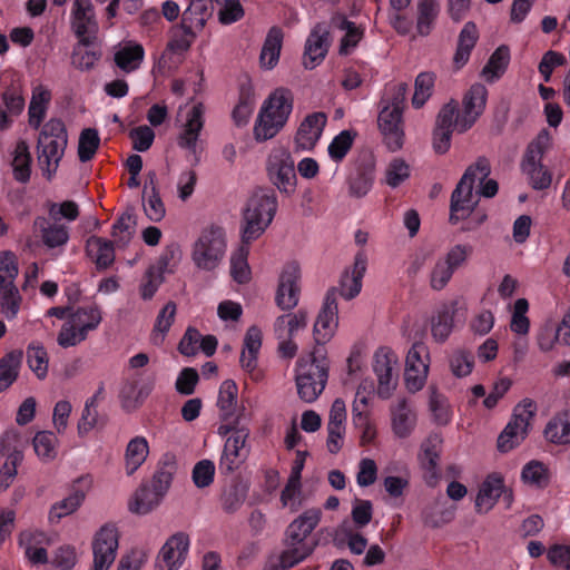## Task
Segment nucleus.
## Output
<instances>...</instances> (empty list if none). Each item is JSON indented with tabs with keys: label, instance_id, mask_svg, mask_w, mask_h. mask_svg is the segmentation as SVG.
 I'll list each match as a JSON object with an SVG mask.
<instances>
[{
	"label": "nucleus",
	"instance_id": "obj_1",
	"mask_svg": "<svg viewBox=\"0 0 570 570\" xmlns=\"http://www.w3.org/2000/svg\"><path fill=\"white\" fill-rule=\"evenodd\" d=\"M322 512L309 509L295 519L286 529L285 550L277 557L271 558L264 570H287L311 556L316 542L309 541V534L317 527Z\"/></svg>",
	"mask_w": 570,
	"mask_h": 570
},
{
	"label": "nucleus",
	"instance_id": "obj_2",
	"mask_svg": "<svg viewBox=\"0 0 570 570\" xmlns=\"http://www.w3.org/2000/svg\"><path fill=\"white\" fill-rule=\"evenodd\" d=\"M277 205L273 189L259 188L252 194L243 214V244L248 245L266 230L274 219Z\"/></svg>",
	"mask_w": 570,
	"mask_h": 570
},
{
	"label": "nucleus",
	"instance_id": "obj_3",
	"mask_svg": "<svg viewBox=\"0 0 570 570\" xmlns=\"http://www.w3.org/2000/svg\"><path fill=\"white\" fill-rule=\"evenodd\" d=\"M67 144L68 135L62 120L52 118L42 126L37 141V158L48 179L56 174Z\"/></svg>",
	"mask_w": 570,
	"mask_h": 570
},
{
	"label": "nucleus",
	"instance_id": "obj_4",
	"mask_svg": "<svg viewBox=\"0 0 570 570\" xmlns=\"http://www.w3.org/2000/svg\"><path fill=\"white\" fill-rule=\"evenodd\" d=\"M327 377L326 360L321 355V348L315 347L306 357L297 361L295 381L298 396L304 402H314L325 389Z\"/></svg>",
	"mask_w": 570,
	"mask_h": 570
},
{
	"label": "nucleus",
	"instance_id": "obj_5",
	"mask_svg": "<svg viewBox=\"0 0 570 570\" xmlns=\"http://www.w3.org/2000/svg\"><path fill=\"white\" fill-rule=\"evenodd\" d=\"M490 173V163L485 157H479L474 164L466 168L451 195V224H456L471 215L475 205V202H473V184L475 179L484 180Z\"/></svg>",
	"mask_w": 570,
	"mask_h": 570
},
{
	"label": "nucleus",
	"instance_id": "obj_6",
	"mask_svg": "<svg viewBox=\"0 0 570 570\" xmlns=\"http://www.w3.org/2000/svg\"><path fill=\"white\" fill-rule=\"evenodd\" d=\"M218 7V19L223 24H230L244 17V9L240 0H191L188 8L183 12L181 22L184 28L199 31L206 21L212 17L213 6Z\"/></svg>",
	"mask_w": 570,
	"mask_h": 570
},
{
	"label": "nucleus",
	"instance_id": "obj_7",
	"mask_svg": "<svg viewBox=\"0 0 570 570\" xmlns=\"http://www.w3.org/2000/svg\"><path fill=\"white\" fill-rule=\"evenodd\" d=\"M245 417L243 415H237L233 422L223 423L218 429L222 435L232 432V435L226 440L219 460V471L222 473H232L246 458L247 451L245 450V444L249 436V429L243 423Z\"/></svg>",
	"mask_w": 570,
	"mask_h": 570
},
{
	"label": "nucleus",
	"instance_id": "obj_8",
	"mask_svg": "<svg viewBox=\"0 0 570 570\" xmlns=\"http://www.w3.org/2000/svg\"><path fill=\"white\" fill-rule=\"evenodd\" d=\"M551 146V136L547 130H541L531 141L524 154L521 168L529 178L533 189L542 190L550 187L551 173L541 164L544 153Z\"/></svg>",
	"mask_w": 570,
	"mask_h": 570
},
{
	"label": "nucleus",
	"instance_id": "obj_9",
	"mask_svg": "<svg viewBox=\"0 0 570 570\" xmlns=\"http://www.w3.org/2000/svg\"><path fill=\"white\" fill-rule=\"evenodd\" d=\"M265 170L268 181L285 196L296 191L297 176L291 153L284 147L271 150L266 158Z\"/></svg>",
	"mask_w": 570,
	"mask_h": 570
},
{
	"label": "nucleus",
	"instance_id": "obj_10",
	"mask_svg": "<svg viewBox=\"0 0 570 570\" xmlns=\"http://www.w3.org/2000/svg\"><path fill=\"white\" fill-rule=\"evenodd\" d=\"M226 250V238L223 228L212 226L205 228L195 242L191 258L195 265L204 271L215 269Z\"/></svg>",
	"mask_w": 570,
	"mask_h": 570
},
{
	"label": "nucleus",
	"instance_id": "obj_11",
	"mask_svg": "<svg viewBox=\"0 0 570 570\" xmlns=\"http://www.w3.org/2000/svg\"><path fill=\"white\" fill-rule=\"evenodd\" d=\"M535 412L537 404L531 399H523L514 407L512 419L498 438L499 451L509 452L527 438L530 422Z\"/></svg>",
	"mask_w": 570,
	"mask_h": 570
},
{
	"label": "nucleus",
	"instance_id": "obj_12",
	"mask_svg": "<svg viewBox=\"0 0 570 570\" xmlns=\"http://www.w3.org/2000/svg\"><path fill=\"white\" fill-rule=\"evenodd\" d=\"M18 273L16 256L9 252L0 254V306L9 320L14 318L20 308L21 296L14 285Z\"/></svg>",
	"mask_w": 570,
	"mask_h": 570
},
{
	"label": "nucleus",
	"instance_id": "obj_13",
	"mask_svg": "<svg viewBox=\"0 0 570 570\" xmlns=\"http://www.w3.org/2000/svg\"><path fill=\"white\" fill-rule=\"evenodd\" d=\"M428 361V347L423 343H414L405 360L404 380L410 392L415 393L424 386L429 372Z\"/></svg>",
	"mask_w": 570,
	"mask_h": 570
},
{
	"label": "nucleus",
	"instance_id": "obj_14",
	"mask_svg": "<svg viewBox=\"0 0 570 570\" xmlns=\"http://www.w3.org/2000/svg\"><path fill=\"white\" fill-rule=\"evenodd\" d=\"M301 296V271L297 264H287L278 279L275 303L282 311L294 309Z\"/></svg>",
	"mask_w": 570,
	"mask_h": 570
},
{
	"label": "nucleus",
	"instance_id": "obj_15",
	"mask_svg": "<svg viewBox=\"0 0 570 570\" xmlns=\"http://www.w3.org/2000/svg\"><path fill=\"white\" fill-rule=\"evenodd\" d=\"M374 373L377 376V393L382 399H389L397 384V357L386 348H380L374 355Z\"/></svg>",
	"mask_w": 570,
	"mask_h": 570
},
{
	"label": "nucleus",
	"instance_id": "obj_16",
	"mask_svg": "<svg viewBox=\"0 0 570 570\" xmlns=\"http://www.w3.org/2000/svg\"><path fill=\"white\" fill-rule=\"evenodd\" d=\"M118 531L114 525H104L92 542L94 566L91 570H109L116 559Z\"/></svg>",
	"mask_w": 570,
	"mask_h": 570
},
{
	"label": "nucleus",
	"instance_id": "obj_17",
	"mask_svg": "<svg viewBox=\"0 0 570 570\" xmlns=\"http://www.w3.org/2000/svg\"><path fill=\"white\" fill-rule=\"evenodd\" d=\"M337 327V302L336 288L327 292L322 309L320 311L316 322L314 324L313 333L316 347H321L331 340Z\"/></svg>",
	"mask_w": 570,
	"mask_h": 570
},
{
	"label": "nucleus",
	"instance_id": "obj_18",
	"mask_svg": "<svg viewBox=\"0 0 570 570\" xmlns=\"http://www.w3.org/2000/svg\"><path fill=\"white\" fill-rule=\"evenodd\" d=\"M71 28L81 42L94 43L98 32V23L90 0H75Z\"/></svg>",
	"mask_w": 570,
	"mask_h": 570
},
{
	"label": "nucleus",
	"instance_id": "obj_19",
	"mask_svg": "<svg viewBox=\"0 0 570 570\" xmlns=\"http://www.w3.org/2000/svg\"><path fill=\"white\" fill-rule=\"evenodd\" d=\"M488 90L482 83H474L464 94L462 99L463 110L459 118V132H465L483 114L487 105Z\"/></svg>",
	"mask_w": 570,
	"mask_h": 570
},
{
	"label": "nucleus",
	"instance_id": "obj_20",
	"mask_svg": "<svg viewBox=\"0 0 570 570\" xmlns=\"http://www.w3.org/2000/svg\"><path fill=\"white\" fill-rule=\"evenodd\" d=\"M189 538L184 532L173 534L160 549L155 569L178 570L187 556Z\"/></svg>",
	"mask_w": 570,
	"mask_h": 570
},
{
	"label": "nucleus",
	"instance_id": "obj_21",
	"mask_svg": "<svg viewBox=\"0 0 570 570\" xmlns=\"http://www.w3.org/2000/svg\"><path fill=\"white\" fill-rule=\"evenodd\" d=\"M402 112L399 107H384L379 114V128L391 151L401 149L404 142Z\"/></svg>",
	"mask_w": 570,
	"mask_h": 570
},
{
	"label": "nucleus",
	"instance_id": "obj_22",
	"mask_svg": "<svg viewBox=\"0 0 570 570\" xmlns=\"http://www.w3.org/2000/svg\"><path fill=\"white\" fill-rule=\"evenodd\" d=\"M330 47V30L324 23H316L312 29L304 49L303 65L313 69L322 62Z\"/></svg>",
	"mask_w": 570,
	"mask_h": 570
},
{
	"label": "nucleus",
	"instance_id": "obj_23",
	"mask_svg": "<svg viewBox=\"0 0 570 570\" xmlns=\"http://www.w3.org/2000/svg\"><path fill=\"white\" fill-rule=\"evenodd\" d=\"M326 121L327 116L325 112L317 111L307 115L297 129L295 136L296 148L312 150L318 141Z\"/></svg>",
	"mask_w": 570,
	"mask_h": 570
},
{
	"label": "nucleus",
	"instance_id": "obj_24",
	"mask_svg": "<svg viewBox=\"0 0 570 570\" xmlns=\"http://www.w3.org/2000/svg\"><path fill=\"white\" fill-rule=\"evenodd\" d=\"M346 406L342 399H336L332 403L328 423H327V442L326 446L330 453L336 454L343 444L345 434Z\"/></svg>",
	"mask_w": 570,
	"mask_h": 570
},
{
	"label": "nucleus",
	"instance_id": "obj_25",
	"mask_svg": "<svg viewBox=\"0 0 570 570\" xmlns=\"http://www.w3.org/2000/svg\"><path fill=\"white\" fill-rule=\"evenodd\" d=\"M441 449L442 439L438 434L430 435L421 445L419 460L425 472V480L430 485H434L439 478Z\"/></svg>",
	"mask_w": 570,
	"mask_h": 570
},
{
	"label": "nucleus",
	"instance_id": "obj_26",
	"mask_svg": "<svg viewBox=\"0 0 570 570\" xmlns=\"http://www.w3.org/2000/svg\"><path fill=\"white\" fill-rule=\"evenodd\" d=\"M375 161L372 156H365L356 163L355 171L348 178V191L352 197H364L374 181Z\"/></svg>",
	"mask_w": 570,
	"mask_h": 570
},
{
	"label": "nucleus",
	"instance_id": "obj_27",
	"mask_svg": "<svg viewBox=\"0 0 570 570\" xmlns=\"http://www.w3.org/2000/svg\"><path fill=\"white\" fill-rule=\"evenodd\" d=\"M204 105L198 102L187 112L183 131L177 138L179 147L196 153V145L199 134L204 127Z\"/></svg>",
	"mask_w": 570,
	"mask_h": 570
},
{
	"label": "nucleus",
	"instance_id": "obj_28",
	"mask_svg": "<svg viewBox=\"0 0 570 570\" xmlns=\"http://www.w3.org/2000/svg\"><path fill=\"white\" fill-rule=\"evenodd\" d=\"M367 258L363 252L355 255L352 271L346 269L340 282V294L345 299H352L362 288V278L366 272Z\"/></svg>",
	"mask_w": 570,
	"mask_h": 570
},
{
	"label": "nucleus",
	"instance_id": "obj_29",
	"mask_svg": "<svg viewBox=\"0 0 570 570\" xmlns=\"http://www.w3.org/2000/svg\"><path fill=\"white\" fill-rule=\"evenodd\" d=\"M503 489L504 482L500 474L492 473L488 475L482 482L475 499L476 512L487 513L490 511L503 493Z\"/></svg>",
	"mask_w": 570,
	"mask_h": 570
},
{
	"label": "nucleus",
	"instance_id": "obj_30",
	"mask_svg": "<svg viewBox=\"0 0 570 570\" xmlns=\"http://www.w3.org/2000/svg\"><path fill=\"white\" fill-rule=\"evenodd\" d=\"M456 303H445L439 306L431 317V334L435 342L444 343L454 327Z\"/></svg>",
	"mask_w": 570,
	"mask_h": 570
},
{
	"label": "nucleus",
	"instance_id": "obj_31",
	"mask_svg": "<svg viewBox=\"0 0 570 570\" xmlns=\"http://www.w3.org/2000/svg\"><path fill=\"white\" fill-rule=\"evenodd\" d=\"M33 226L40 232L43 244L49 248L63 246L69 240L68 227L57 220L50 222L46 217L38 216Z\"/></svg>",
	"mask_w": 570,
	"mask_h": 570
},
{
	"label": "nucleus",
	"instance_id": "obj_32",
	"mask_svg": "<svg viewBox=\"0 0 570 570\" xmlns=\"http://www.w3.org/2000/svg\"><path fill=\"white\" fill-rule=\"evenodd\" d=\"M293 109V98L288 90L276 89L262 107V111L285 126Z\"/></svg>",
	"mask_w": 570,
	"mask_h": 570
},
{
	"label": "nucleus",
	"instance_id": "obj_33",
	"mask_svg": "<svg viewBox=\"0 0 570 570\" xmlns=\"http://www.w3.org/2000/svg\"><path fill=\"white\" fill-rule=\"evenodd\" d=\"M392 428L399 438H406L413 430L416 421L415 413L406 399H399L391 406Z\"/></svg>",
	"mask_w": 570,
	"mask_h": 570
},
{
	"label": "nucleus",
	"instance_id": "obj_34",
	"mask_svg": "<svg viewBox=\"0 0 570 570\" xmlns=\"http://www.w3.org/2000/svg\"><path fill=\"white\" fill-rule=\"evenodd\" d=\"M478 39L479 31L475 23L472 21L466 22L459 35L456 50L453 56L455 69H461L469 61Z\"/></svg>",
	"mask_w": 570,
	"mask_h": 570
},
{
	"label": "nucleus",
	"instance_id": "obj_35",
	"mask_svg": "<svg viewBox=\"0 0 570 570\" xmlns=\"http://www.w3.org/2000/svg\"><path fill=\"white\" fill-rule=\"evenodd\" d=\"M543 434L550 443L570 444V411L554 414L547 423Z\"/></svg>",
	"mask_w": 570,
	"mask_h": 570
},
{
	"label": "nucleus",
	"instance_id": "obj_36",
	"mask_svg": "<svg viewBox=\"0 0 570 570\" xmlns=\"http://www.w3.org/2000/svg\"><path fill=\"white\" fill-rule=\"evenodd\" d=\"M86 249L97 269H106L115 262L114 244L98 236L88 238Z\"/></svg>",
	"mask_w": 570,
	"mask_h": 570
},
{
	"label": "nucleus",
	"instance_id": "obj_37",
	"mask_svg": "<svg viewBox=\"0 0 570 570\" xmlns=\"http://www.w3.org/2000/svg\"><path fill=\"white\" fill-rule=\"evenodd\" d=\"M164 497L147 483H142L128 502V509L135 514H147L153 511Z\"/></svg>",
	"mask_w": 570,
	"mask_h": 570
},
{
	"label": "nucleus",
	"instance_id": "obj_38",
	"mask_svg": "<svg viewBox=\"0 0 570 570\" xmlns=\"http://www.w3.org/2000/svg\"><path fill=\"white\" fill-rule=\"evenodd\" d=\"M306 326L307 312L298 309L295 313L279 315L274 322V334L276 338L293 337L299 328H305Z\"/></svg>",
	"mask_w": 570,
	"mask_h": 570
},
{
	"label": "nucleus",
	"instance_id": "obj_39",
	"mask_svg": "<svg viewBox=\"0 0 570 570\" xmlns=\"http://www.w3.org/2000/svg\"><path fill=\"white\" fill-rule=\"evenodd\" d=\"M51 100V91L42 85H38L32 90V97L29 105V125L38 129L46 116L48 105Z\"/></svg>",
	"mask_w": 570,
	"mask_h": 570
},
{
	"label": "nucleus",
	"instance_id": "obj_40",
	"mask_svg": "<svg viewBox=\"0 0 570 570\" xmlns=\"http://www.w3.org/2000/svg\"><path fill=\"white\" fill-rule=\"evenodd\" d=\"M283 42V32L279 28L273 27L269 29L264 41L262 52L259 56L261 65L267 69L276 66L279 59V53Z\"/></svg>",
	"mask_w": 570,
	"mask_h": 570
},
{
	"label": "nucleus",
	"instance_id": "obj_41",
	"mask_svg": "<svg viewBox=\"0 0 570 570\" xmlns=\"http://www.w3.org/2000/svg\"><path fill=\"white\" fill-rule=\"evenodd\" d=\"M31 155L27 141L19 140L13 150L11 163L13 177L17 181L26 184L31 175Z\"/></svg>",
	"mask_w": 570,
	"mask_h": 570
},
{
	"label": "nucleus",
	"instance_id": "obj_42",
	"mask_svg": "<svg viewBox=\"0 0 570 570\" xmlns=\"http://www.w3.org/2000/svg\"><path fill=\"white\" fill-rule=\"evenodd\" d=\"M237 393L238 387L232 380L224 381L219 387L217 405L224 423L233 422L236 419L234 414L236 411Z\"/></svg>",
	"mask_w": 570,
	"mask_h": 570
},
{
	"label": "nucleus",
	"instance_id": "obj_43",
	"mask_svg": "<svg viewBox=\"0 0 570 570\" xmlns=\"http://www.w3.org/2000/svg\"><path fill=\"white\" fill-rule=\"evenodd\" d=\"M22 357L21 350H13L0 358V392L17 380Z\"/></svg>",
	"mask_w": 570,
	"mask_h": 570
},
{
	"label": "nucleus",
	"instance_id": "obj_44",
	"mask_svg": "<svg viewBox=\"0 0 570 570\" xmlns=\"http://www.w3.org/2000/svg\"><path fill=\"white\" fill-rule=\"evenodd\" d=\"M100 308L96 305H89L77 308L69 315V321L75 324L86 336L89 331L98 327L101 322Z\"/></svg>",
	"mask_w": 570,
	"mask_h": 570
},
{
	"label": "nucleus",
	"instance_id": "obj_45",
	"mask_svg": "<svg viewBox=\"0 0 570 570\" xmlns=\"http://www.w3.org/2000/svg\"><path fill=\"white\" fill-rule=\"evenodd\" d=\"M148 452L149 448L145 438L136 436L129 441L125 454L126 472L128 475L136 472L146 461Z\"/></svg>",
	"mask_w": 570,
	"mask_h": 570
},
{
	"label": "nucleus",
	"instance_id": "obj_46",
	"mask_svg": "<svg viewBox=\"0 0 570 570\" xmlns=\"http://www.w3.org/2000/svg\"><path fill=\"white\" fill-rule=\"evenodd\" d=\"M92 45L94 43H83L79 40L78 45L75 47L71 62L77 69L81 71L91 70L100 60L101 50Z\"/></svg>",
	"mask_w": 570,
	"mask_h": 570
},
{
	"label": "nucleus",
	"instance_id": "obj_47",
	"mask_svg": "<svg viewBox=\"0 0 570 570\" xmlns=\"http://www.w3.org/2000/svg\"><path fill=\"white\" fill-rule=\"evenodd\" d=\"M145 51L141 45L125 46L114 57L115 63L125 72H131L139 68L144 60Z\"/></svg>",
	"mask_w": 570,
	"mask_h": 570
},
{
	"label": "nucleus",
	"instance_id": "obj_48",
	"mask_svg": "<svg viewBox=\"0 0 570 570\" xmlns=\"http://www.w3.org/2000/svg\"><path fill=\"white\" fill-rule=\"evenodd\" d=\"M175 472V458L173 455H165L158 464L150 487L164 497L171 484L173 475Z\"/></svg>",
	"mask_w": 570,
	"mask_h": 570
},
{
	"label": "nucleus",
	"instance_id": "obj_49",
	"mask_svg": "<svg viewBox=\"0 0 570 570\" xmlns=\"http://www.w3.org/2000/svg\"><path fill=\"white\" fill-rule=\"evenodd\" d=\"M247 487L242 482H233L220 495L222 508L227 513L236 512L247 497Z\"/></svg>",
	"mask_w": 570,
	"mask_h": 570
},
{
	"label": "nucleus",
	"instance_id": "obj_50",
	"mask_svg": "<svg viewBox=\"0 0 570 570\" xmlns=\"http://www.w3.org/2000/svg\"><path fill=\"white\" fill-rule=\"evenodd\" d=\"M510 61V50L507 46H500L491 55L488 63L482 69V75L488 81L499 78L507 69Z\"/></svg>",
	"mask_w": 570,
	"mask_h": 570
},
{
	"label": "nucleus",
	"instance_id": "obj_51",
	"mask_svg": "<svg viewBox=\"0 0 570 570\" xmlns=\"http://www.w3.org/2000/svg\"><path fill=\"white\" fill-rule=\"evenodd\" d=\"M85 493L80 490H75L67 498L55 503L49 512V520L51 522H58L62 518L73 513L83 502Z\"/></svg>",
	"mask_w": 570,
	"mask_h": 570
},
{
	"label": "nucleus",
	"instance_id": "obj_52",
	"mask_svg": "<svg viewBox=\"0 0 570 570\" xmlns=\"http://www.w3.org/2000/svg\"><path fill=\"white\" fill-rule=\"evenodd\" d=\"M27 363L39 380L47 376L49 357L46 348L40 343H31L27 347Z\"/></svg>",
	"mask_w": 570,
	"mask_h": 570
},
{
	"label": "nucleus",
	"instance_id": "obj_53",
	"mask_svg": "<svg viewBox=\"0 0 570 570\" xmlns=\"http://www.w3.org/2000/svg\"><path fill=\"white\" fill-rule=\"evenodd\" d=\"M33 449L42 461H52L57 456L58 439L53 432H38L32 440Z\"/></svg>",
	"mask_w": 570,
	"mask_h": 570
},
{
	"label": "nucleus",
	"instance_id": "obj_54",
	"mask_svg": "<svg viewBox=\"0 0 570 570\" xmlns=\"http://www.w3.org/2000/svg\"><path fill=\"white\" fill-rule=\"evenodd\" d=\"M416 29L421 36H428L431 32L433 23L439 13V4L435 0H420L417 4Z\"/></svg>",
	"mask_w": 570,
	"mask_h": 570
},
{
	"label": "nucleus",
	"instance_id": "obj_55",
	"mask_svg": "<svg viewBox=\"0 0 570 570\" xmlns=\"http://www.w3.org/2000/svg\"><path fill=\"white\" fill-rule=\"evenodd\" d=\"M135 208L128 207L112 226L111 236L119 243L127 244L135 233Z\"/></svg>",
	"mask_w": 570,
	"mask_h": 570
},
{
	"label": "nucleus",
	"instance_id": "obj_56",
	"mask_svg": "<svg viewBox=\"0 0 570 570\" xmlns=\"http://www.w3.org/2000/svg\"><path fill=\"white\" fill-rule=\"evenodd\" d=\"M26 444L27 441L17 430H7L0 438V455L7 459L17 455L19 460H23V449Z\"/></svg>",
	"mask_w": 570,
	"mask_h": 570
},
{
	"label": "nucleus",
	"instance_id": "obj_57",
	"mask_svg": "<svg viewBox=\"0 0 570 570\" xmlns=\"http://www.w3.org/2000/svg\"><path fill=\"white\" fill-rule=\"evenodd\" d=\"M176 309V304L174 302H168L159 312L151 334V341L154 344L158 345L164 342L166 333L174 323Z\"/></svg>",
	"mask_w": 570,
	"mask_h": 570
},
{
	"label": "nucleus",
	"instance_id": "obj_58",
	"mask_svg": "<svg viewBox=\"0 0 570 570\" xmlns=\"http://www.w3.org/2000/svg\"><path fill=\"white\" fill-rule=\"evenodd\" d=\"M100 138L98 131L86 128L81 131L78 144V156L80 161L87 163L94 158L99 147Z\"/></svg>",
	"mask_w": 570,
	"mask_h": 570
},
{
	"label": "nucleus",
	"instance_id": "obj_59",
	"mask_svg": "<svg viewBox=\"0 0 570 570\" xmlns=\"http://www.w3.org/2000/svg\"><path fill=\"white\" fill-rule=\"evenodd\" d=\"M435 81L433 72H421L417 75L414 85V95L412 97V105L415 108H421L430 98Z\"/></svg>",
	"mask_w": 570,
	"mask_h": 570
},
{
	"label": "nucleus",
	"instance_id": "obj_60",
	"mask_svg": "<svg viewBox=\"0 0 570 570\" xmlns=\"http://www.w3.org/2000/svg\"><path fill=\"white\" fill-rule=\"evenodd\" d=\"M411 168L410 165L402 158L392 159L385 169V183L396 188L410 178Z\"/></svg>",
	"mask_w": 570,
	"mask_h": 570
},
{
	"label": "nucleus",
	"instance_id": "obj_61",
	"mask_svg": "<svg viewBox=\"0 0 570 570\" xmlns=\"http://www.w3.org/2000/svg\"><path fill=\"white\" fill-rule=\"evenodd\" d=\"M247 256L248 247L243 245L230 258V274L240 284L248 282L250 277Z\"/></svg>",
	"mask_w": 570,
	"mask_h": 570
},
{
	"label": "nucleus",
	"instance_id": "obj_62",
	"mask_svg": "<svg viewBox=\"0 0 570 570\" xmlns=\"http://www.w3.org/2000/svg\"><path fill=\"white\" fill-rule=\"evenodd\" d=\"M282 124L264 114L262 110L254 126V137L257 141H266L272 139L283 128Z\"/></svg>",
	"mask_w": 570,
	"mask_h": 570
},
{
	"label": "nucleus",
	"instance_id": "obj_63",
	"mask_svg": "<svg viewBox=\"0 0 570 570\" xmlns=\"http://www.w3.org/2000/svg\"><path fill=\"white\" fill-rule=\"evenodd\" d=\"M142 208L146 217L155 223L160 222L166 215V207L159 193H142Z\"/></svg>",
	"mask_w": 570,
	"mask_h": 570
},
{
	"label": "nucleus",
	"instance_id": "obj_64",
	"mask_svg": "<svg viewBox=\"0 0 570 570\" xmlns=\"http://www.w3.org/2000/svg\"><path fill=\"white\" fill-rule=\"evenodd\" d=\"M181 249L177 244H170L165 247L164 252L157 259V263L151 267L156 268L161 274L174 273L181 259Z\"/></svg>",
	"mask_w": 570,
	"mask_h": 570
}]
</instances>
